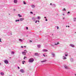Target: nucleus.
<instances>
[{
	"instance_id": "obj_11",
	"label": "nucleus",
	"mask_w": 76,
	"mask_h": 76,
	"mask_svg": "<svg viewBox=\"0 0 76 76\" xmlns=\"http://www.w3.org/2000/svg\"><path fill=\"white\" fill-rule=\"evenodd\" d=\"M35 55H36V56H38L39 55L38 53H35Z\"/></svg>"
},
{
	"instance_id": "obj_34",
	"label": "nucleus",
	"mask_w": 76,
	"mask_h": 76,
	"mask_svg": "<svg viewBox=\"0 0 76 76\" xmlns=\"http://www.w3.org/2000/svg\"><path fill=\"white\" fill-rule=\"evenodd\" d=\"M43 56H44V57H45V55L43 54Z\"/></svg>"
},
{
	"instance_id": "obj_3",
	"label": "nucleus",
	"mask_w": 76,
	"mask_h": 76,
	"mask_svg": "<svg viewBox=\"0 0 76 76\" xmlns=\"http://www.w3.org/2000/svg\"><path fill=\"white\" fill-rule=\"evenodd\" d=\"M4 63H6V64H8L9 63V61H7V60H5L4 61Z\"/></svg>"
},
{
	"instance_id": "obj_20",
	"label": "nucleus",
	"mask_w": 76,
	"mask_h": 76,
	"mask_svg": "<svg viewBox=\"0 0 76 76\" xmlns=\"http://www.w3.org/2000/svg\"><path fill=\"white\" fill-rule=\"evenodd\" d=\"M74 21H76V18H75Z\"/></svg>"
},
{
	"instance_id": "obj_10",
	"label": "nucleus",
	"mask_w": 76,
	"mask_h": 76,
	"mask_svg": "<svg viewBox=\"0 0 76 76\" xmlns=\"http://www.w3.org/2000/svg\"><path fill=\"white\" fill-rule=\"evenodd\" d=\"M14 2L15 3H17V0H14Z\"/></svg>"
},
{
	"instance_id": "obj_27",
	"label": "nucleus",
	"mask_w": 76,
	"mask_h": 76,
	"mask_svg": "<svg viewBox=\"0 0 76 76\" xmlns=\"http://www.w3.org/2000/svg\"><path fill=\"white\" fill-rule=\"evenodd\" d=\"M16 22H18V21H19V20H16Z\"/></svg>"
},
{
	"instance_id": "obj_4",
	"label": "nucleus",
	"mask_w": 76,
	"mask_h": 76,
	"mask_svg": "<svg viewBox=\"0 0 76 76\" xmlns=\"http://www.w3.org/2000/svg\"><path fill=\"white\" fill-rule=\"evenodd\" d=\"M20 72H21V73H24V70L22 69H21L20 70Z\"/></svg>"
},
{
	"instance_id": "obj_29",
	"label": "nucleus",
	"mask_w": 76,
	"mask_h": 76,
	"mask_svg": "<svg viewBox=\"0 0 76 76\" xmlns=\"http://www.w3.org/2000/svg\"><path fill=\"white\" fill-rule=\"evenodd\" d=\"M25 58H26V57L25 56H24V58H23V59H25Z\"/></svg>"
},
{
	"instance_id": "obj_18",
	"label": "nucleus",
	"mask_w": 76,
	"mask_h": 76,
	"mask_svg": "<svg viewBox=\"0 0 76 76\" xmlns=\"http://www.w3.org/2000/svg\"><path fill=\"white\" fill-rule=\"evenodd\" d=\"M24 62V63H25V61H22L23 64H24V62Z\"/></svg>"
},
{
	"instance_id": "obj_44",
	"label": "nucleus",
	"mask_w": 76,
	"mask_h": 76,
	"mask_svg": "<svg viewBox=\"0 0 76 76\" xmlns=\"http://www.w3.org/2000/svg\"><path fill=\"white\" fill-rule=\"evenodd\" d=\"M38 22H39V21L38 20Z\"/></svg>"
},
{
	"instance_id": "obj_7",
	"label": "nucleus",
	"mask_w": 76,
	"mask_h": 76,
	"mask_svg": "<svg viewBox=\"0 0 76 76\" xmlns=\"http://www.w3.org/2000/svg\"><path fill=\"white\" fill-rule=\"evenodd\" d=\"M46 61H47V60H45L44 61H42L41 62V63H43V62H46Z\"/></svg>"
},
{
	"instance_id": "obj_1",
	"label": "nucleus",
	"mask_w": 76,
	"mask_h": 76,
	"mask_svg": "<svg viewBox=\"0 0 76 76\" xmlns=\"http://www.w3.org/2000/svg\"><path fill=\"white\" fill-rule=\"evenodd\" d=\"M34 61V60L33 58H30L29 59V61L30 63H32Z\"/></svg>"
},
{
	"instance_id": "obj_12",
	"label": "nucleus",
	"mask_w": 76,
	"mask_h": 76,
	"mask_svg": "<svg viewBox=\"0 0 76 76\" xmlns=\"http://www.w3.org/2000/svg\"><path fill=\"white\" fill-rule=\"evenodd\" d=\"M1 75H4V74L3 72H1Z\"/></svg>"
},
{
	"instance_id": "obj_33",
	"label": "nucleus",
	"mask_w": 76,
	"mask_h": 76,
	"mask_svg": "<svg viewBox=\"0 0 76 76\" xmlns=\"http://www.w3.org/2000/svg\"><path fill=\"white\" fill-rule=\"evenodd\" d=\"M57 29H58V26L57 27Z\"/></svg>"
},
{
	"instance_id": "obj_40",
	"label": "nucleus",
	"mask_w": 76,
	"mask_h": 76,
	"mask_svg": "<svg viewBox=\"0 0 76 76\" xmlns=\"http://www.w3.org/2000/svg\"><path fill=\"white\" fill-rule=\"evenodd\" d=\"M47 20H47V19H46V21H47Z\"/></svg>"
},
{
	"instance_id": "obj_28",
	"label": "nucleus",
	"mask_w": 76,
	"mask_h": 76,
	"mask_svg": "<svg viewBox=\"0 0 76 76\" xmlns=\"http://www.w3.org/2000/svg\"><path fill=\"white\" fill-rule=\"evenodd\" d=\"M26 29H27V30L28 29V27H26Z\"/></svg>"
},
{
	"instance_id": "obj_8",
	"label": "nucleus",
	"mask_w": 76,
	"mask_h": 76,
	"mask_svg": "<svg viewBox=\"0 0 76 76\" xmlns=\"http://www.w3.org/2000/svg\"><path fill=\"white\" fill-rule=\"evenodd\" d=\"M65 69H69V67H68V66H65Z\"/></svg>"
},
{
	"instance_id": "obj_9",
	"label": "nucleus",
	"mask_w": 76,
	"mask_h": 76,
	"mask_svg": "<svg viewBox=\"0 0 76 76\" xmlns=\"http://www.w3.org/2000/svg\"><path fill=\"white\" fill-rule=\"evenodd\" d=\"M31 7H33V8H34V7H35V6L34 5H31Z\"/></svg>"
},
{
	"instance_id": "obj_26",
	"label": "nucleus",
	"mask_w": 76,
	"mask_h": 76,
	"mask_svg": "<svg viewBox=\"0 0 76 76\" xmlns=\"http://www.w3.org/2000/svg\"><path fill=\"white\" fill-rule=\"evenodd\" d=\"M30 13H31V14H33V12H31Z\"/></svg>"
},
{
	"instance_id": "obj_19",
	"label": "nucleus",
	"mask_w": 76,
	"mask_h": 76,
	"mask_svg": "<svg viewBox=\"0 0 76 76\" xmlns=\"http://www.w3.org/2000/svg\"><path fill=\"white\" fill-rule=\"evenodd\" d=\"M58 44H59V43L58 42V43H57V44L55 43V45H58Z\"/></svg>"
},
{
	"instance_id": "obj_32",
	"label": "nucleus",
	"mask_w": 76,
	"mask_h": 76,
	"mask_svg": "<svg viewBox=\"0 0 76 76\" xmlns=\"http://www.w3.org/2000/svg\"><path fill=\"white\" fill-rule=\"evenodd\" d=\"M38 19H39V17H38Z\"/></svg>"
},
{
	"instance_id": "obj_15",
	"label": "nucleus",
	"mask_w": 76,
	"mask_h": 76,
	"mask_svg": "<svg viewBox=\"0 0 76 76\" xmlns=\"http://www.w3.org/2000/svg\"><path fill=\"white\" fill-rule=\"evenodd\" d=\"M19 41H20L21 42H22V39H19Z\"/></svg>"
},
{
	"instance_id": "obj_24",
	"label": "nucleus",
	"mask_w": 76,
	"mask_h": 76,
	"mask_svg": "<svg viewBox=\"0 0 76 76\" xmlns=\"http://www.w3.org/2000/svg\"><path fill=\"white\" fill-rule=\"evenodd\" d=\"M38 47H39V48H40V45H38Z\"/></svg>"
},
{
	"instance_id": "obj_36",
	"label": "nucleus",
	"mask_w": 76,
	"mask_h": 76,
	"mask_svg": "<svg viewBox=\"0 0 76 76\" xmlns=\"http://www.w3.org/2000/svg\"><path fill=\"white\" fill-rule=\"evenodd\" d=\"M68 13H70V12H68Z\"/></svg>"
},
{
	"instance_id": "obj_17",
	"label": "nucleus",
	"mask_w": 76,
	"mask_h": 76,
	"mask_svg": "<svg viewBox=\"0 0 76 76\" xmlns=\"http://www.w3.org/2000/svg\"><path fill=\"white\" fill-rule=\"evenodd\" d=\"M23 3H23V4H26V2H25V1H23Z\"/></svg>"
},
{
	"instance_id": "obj_22",
	"label": "nucleus",
	"mask_w": 76,
	"mask_h": 76,
	"mask_svg": "<svg viewBox=\"0 0 76 76\" xmlns=\"http://www.w3.org/2000/svg\"><path fill=\"white\" fill-rule=\"evenodd\" d=\"M12 53L13 54H14V53H15V52H12Z\"/></svg>"
},
{
	"instance_id": "obj_2",
	"label": "nucleus",
	"mask_w": 76,
	"mask_h": 76,
	"mask_svg": "<svg viewBox=\"0 0 76 76\" xmlns=\"http://www.w3.org/2000/svg\"><path fill=\"white\" fill-rule=\"evenodd\" d=\"M24 51H26V52H22V53L23 55H24V56H25L26 55V53H27V50H24Z\"/></svg>"
},
{
	"instance_id": "obj_46",
	"label": "nucleus",
	"mask_w": 76,
	"mask_h": 76,
	"mask_svg": "<svg viewBox=\"0 0 76 76\" xmlns=\"http://www.w3.org/2000/svg\"><path fill=\"white\" fill-rule=\"evenodd\" d=\"M24 47H26V46H24Z\"/></svg>"
},
{
	"instance_id": "obj_38",
	"label": "nucleus",
	"mask_w": 76,
	"mask_h": 76,
	"mask_svg": "<svg viewBox=\"0 0 76 76\" xmlns=\"http://www.w3.org/2000/svg\"><path fill=\"white\" fill-rule=\"evenodd\" d=\"M21 48H23V46H21Z\"/></svg>"
},
{
	"instance_id": "obj_13",
	"label": "nucleus",
	"mask_w": 76,
	"mask_h": 76,
	"mask_svg": "<svg viewBox=\"0 0 76 76\" xmlns=\"http://www.w3.org/2000/svg\"><path fill=\"white\" fill-rule=\"evenodd\" d=\"M71 47H74V45H72V44L71 45Z\"/></svg>"
},
{
	"instance_id": "obj_23",
	"label": "nucleus",
	"mask_w": 76,
	"mask_h": 76,
	"mask_svg": "<svg viewBox=\"0 0 76 76\" xmlns=\"http://www.w3.org/2000/svg\"><path fill=\"white\" fill-rule=\"evenodd\" d=\"M52 54L53 55V57H54V56H55V54Z\"/></svg>"
},
{
	"instance_id": "obj_37",
	"label": "nucleus",
	"mask_w": 76,
	"mask_h": 76,
	"mask_svg": "<svg viewBox=\"0 0 76 76\" xmlns=\"http://www.w3.org/2000/svg\"><path fill=\"white\" fill-rule=\"evenodd\" d=\"M18 69H20V68L19 66H18Z\"/></svg>"
},
{
	"instance_id": "obj_6",
	"label": "nucleus",
	"mask_w": 76,
	"mask_h": 76,
	"mask_svg": "<svg viewBox=\"0 0 76 76\" xmlns=\"http://www.w3.org/2000/svg\"><path fill=\"white\" fill-rule=\"evenodd\" d=\"M24 20V18H20V21H22V20Z\"/></svg>"
},
{
	"instance_id": "obj_30",
	"label": "nucleus",
	"mask_w": 76,
	"mask_h": 76,
	"mask_svg": "<svg viewBox=\"0 0 76 76\" xmlns=\"http://www.w3.org/2000/svg\"><path fill=\"white\" fill-rule=\"evenodd\" d=\"M13 10L14 11H15L16 10H15V9H14Z\"/></svg>"
},
{
	"instance_id": "obj_39",
	"label": "nucleus",
	"mask_w": 76,
	"mask_h": 76,
	"mask_svg": "<svg viewBox=\"0 0 76 76\" xmlns=\"http://www.w3.org/2000/svg\"><path fill=\"white\" fill-rule=\"evenodd\" d=\"M50 5H52V4H51V3L50 4Z\"/></svg>"
},
{
	"instance_id": "obj_5",
	"label": "nucleus",
	"mask_w": 76,
	"mask_h": 76,
	"mask_svg": "<svg viewBox=\"0 0 76 76\" xmlns=\"http://www.w3.org/2000/svg\"><path fill=\"white\" fill-rule=\"evenodd\" d=\"M43 52H47L48 51V50L44 49L43 50Z\"/></svg>"
},
{
	"instance_id": "obj_35",
	"label": "nucleus",
	"mask_w": 76,
	"mask_h": 76,
	"mask_svg": "<svg viewBox=\"0 0 76 76\" xmlns=\"http://www.w3.org/2000/svg\"><path fill=\"white\" fill-rule=\"evenodd\" d=\"M37 21H38V20H36L35 22V23H37Z\"/></svg>"
},
{
	"instance_id": "obj_48",
	"label": "nucleus",
	"mask_w": 76,
	"mask_h": 76,
	"mask_svg": "<svg viewBox=\"0 0 76 76\" xmlns=\"http://www.w3.org/2000/svg\"><path fill=\"white\" fill-rule=\"evenodd\" d=\"M0 65H1V63H0Z\"/></svg>"
},
{
	"instance_id": "obj_47",
	"label": "nucleus",
	"mask_w": 76,
	"mask_h": 76,
	"mask_svg": "<svg viewBox=\"0 0 76 76\" xmlns=\"http://www.w3.org/2000/svg\"><path fill=\"white\" fill-rule=\"evenodd\" d=\"M75 76H76V74H75Z\"/></svg>"
},
{
	"instance_id": "obj_41",
	"label": "nucleus",
	"mask_w": 76,
	"mask_h": 76,
	"mask_svg": "<svg viewBox=\"0 0 76 76\" xmlns=\"http://www.w3.org/2000/svg\"><path fill=\"white\" fill-rule=\"evenodd\" d=\"M30 42H32V41H30Z\"/></svg>"
},
{
	"instance_id": "obj_16",
	"label": "nucleus",
	"mask_w": 76,
	"mask_h": 76,
	"mask_svg": "<svg viewBox=\"0 0 76 76\" xmlns=\"http://www.w3.org/2000/svg\"><path fill=\"white\" fill-rule=\"evenodd\" d=\"M18 16L20 17H22V15H20L19 14H18Z\"/></svg>"
},
{
	"instance_id": "obj_31",
	"label": "nucleus",
	"mask_w": 76,
	"mask_h": 76,
	"mask_svg": "<svg viewBox=\"0 0 76 76\" xmlns=\"http://www.w3.org/2000/svg\"><path fill=\"white\" fill-rule=\"evenodd\" d=\"M1 39H0V42H1Z\"/></svg>"
},
{
	"instance_id": "obj_25",
	"label": "nucleus",
	"mask_w": 76,
	"mask_h": 76,
	"mask_svg": "<svg viewBox=\"0 0 76 76\" xmlns=\"http://www.w3.org/2000/svg\"><path fill=\"white\" fill-rule=\"evenodd\" d=\"M65 56L66 57V56H68V54H65Z\"/></svg>"
},
{
	"instance_id": "obj_21",
	"label": "nucleus",
	"mask_w": 76,
	"mask_h": 76,
	"mask_svg": "<svg viewBox=\"0 0 76 76\" xmlns=\"http://www.w3.org/2000/svg\"><path fill=\"white\" fill-rule=\"evenodd\" d=\"M63 11H66V9L64 8L63 10Z\"/></svg>"
},
{
	"instance_id": "obj_49",
	"label": "nucleus",
	"mask_w": 76,
	"mask_h": 76,
	"mask_svg": "<svg viewBox=\"0 0 76 76\" xmlns=\"http://www.w3.org/2000/svg\"><path fill=\"white\" fill-rule=\"evenodd\" d=\"M25 52H26V51H25Z\"/></svg>"
},
{
	"instance_id": "obj_43",
	"label": "nucleus",
	"mask_w": 76,
	"mask_h": 76,
	"mask_svg": "<svg viewBox=\"0 0 76 76\" xmlns=\"http://www.w3.org/2000/svg\"><path fill=\"white\" fill-rule=\"evenodd\" d=\"M45 19H46V17H45Z\"/></svg>"
},
{
	"instance_id": "obj_42",
	"label": "nucleus",
	"mask_w": 76,
	"mask_h": 76,
	"mask_svg": "<svg viewBox=\"0 0 76 76\" xmlns=\"http://www.w3.org/2000/svg\"><path fill=\"white\" fill-rule=\"evenodd\" d=\"M68 28H69V26H68Z\"/></svg>"
},
{
	"instance_id": "obj_14",
	"label": "nucleus",
	"mask_w": 76,
	"mask_h": 76,
	"mask_svg": "<svg viewBox=\"0 0 76 76\" xmlns=\"http://www.w3.org/2000/svg\"><path fill=\"white\" fill-rule=\"evenodd\" d=\"M63 59H66V58H67L66 57H64V56H63Z\"/></svg>"
},
{
	"instance_id": "obj_45",
	"label": "nucleus",
	"mask_w": 76,
	"mask_h": 76,
	"mask_svg": "<svg viewBox=\"0 0 76 76\" xmlns=\"http://www.w3.org/2000/svg\"><path fill=\"white\" fill-rule=\"evenodd\" d=\"M66 28H67V26H66Z\"/></svg>"
}]
</instances>
